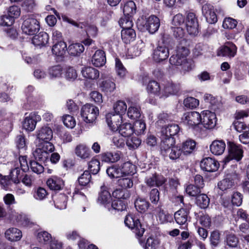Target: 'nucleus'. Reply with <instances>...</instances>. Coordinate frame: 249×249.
Returning a JSON list of instances; mask_svg holds the SVG:
<instances>
[{"label":"nucleus","mask_w":249,"mask_h":249,"mask_svg":"<svg viewBox=\"0 0 249 249\" xmlns=\"http://www.w3.org/2000/svg\"><path fill=\"white\" fill-rule=\"evenodd\" d=\"M136 24L140 31H147L153 34L159 30L160 22L159 18L156 15L149 16L148 14L143 13L138 18Z\"/></svg>","instance_id":"obj_1"},{"label":"nucleus","mask_w":249,"mask_h":249,"mask_svg":"<svg viewBox=\"0 0 249 249\" xmlns=\"http://www.w3.org/2000/svg\"><path fill=\"white\" fill-rule=\"evenodd\" d=\"M189 42L187 39L182 40L177 47L176 54L172 55L169 58V62L172 65L181 66L186 61V57L190 53L188 48Z\"/></svg>","instance_id":"obj_2"},{"label":"nucleus","mask_w":249,"mask_h":249,"mask_svg":"<svg viewBox=\"0 0 249 249\" xmlns=\"http://www.w3.org/2000/svg\"><path fill=\"white\" fill-rule=\"evenodd\" d=\"M124 223L125 226L133 231L138 239L140 240L143 236L145 230L140 221L139 215L128 213L125 217Z\"/></svg>","instance_id":"obj_3"},{"label":"nucleus","mask_w":249,"mask_h":249,"mask_svg":"<svg viewBox=\"0 0 249 249\" xmlns=\"http://www.w3.org/2000/svg\"><path fill=\"white\" fill-rule=\"evenodd\" d=\"M184 124L194 133H200L201 131V114L197 111L187 112L182 118Z\"/></svg>","instance_id":"obj_4"},{"label":"nucleus","mask_w":249,"mask_h":249,"mask_svg":"<svg viewBox=\"0 0 249 249\" xmlns=\"http://www.w3.org/2000/svg\"><path fill=\"white\" fill-rule=\"evenodd\" d=\"M227 148L228 155L223 159V161L224 164L228 163L231 160H235L238 162L242 160L244 156V150L242 145L232 141H228Z\"/></svg>","instance_id":"obj_5"},{"label":"nucleus","mask_w":249,"mask_h":249,"mask_svg":"<svg viewBox=\"0 0 249 249\" xmlns=\"http://www.w3.org/2000/svg\"><path fill=\"white\" fill-rule=\"evenodd\" d=\"M191 206H186L181 208L174 214L176 222L180 225L182 229H188V223L191 221V217L190 216Z\"/></svg>","instance_id":"obj_6"},{"label":"nucleus","mask_w":249,"mask_h":249,"mask_svg":"<svg viewBox=\"0 0 249 249\" xmlns=\"http://www.w3.org/2000/svg\"><path fill=\"white\" fill-rule=\"evenodd\" d=\"M91 179V173L89 170H85L75 182V187L73 193V196L79 195L85 196L84 193L81 190L89 187V183Z\"/></svg>","instance_id":"obj_7"},{"label":"nucleus","mask_w":249,"mask_h":249,"mask_svg":"<svg viewBox=\"0 0 249 249\" xmlns=\"http://www.w3.org/2000/svg\"><path fill=\"white\" fill-rule=\"evenodd\" d=\"M98 108L91 104H86L82 106L81 109V115L83 120L86 123L94 122L98 116Z\"/></svg>","instance_id":"obj_8"},{"label":"nucleus","mask_w":249,"mask_h":249,"mask_svg":"<svg viewBox=\"0 0 249 249\" xmlns=\"http://www.w3.org/2000/svg\"><path fill=\"white\" fill-rule=\"evenodd\" d=\"M40 23L36 18L29 17L23 20L21 25L22 33L27 35H34L40 29Z\"/></svg>","instance_id":"obj_9"},{"label":"nucleus","mask_w":249,"mask_h":249,"mask_svg":"<svg viewBox=\"0 0 249 249\" xmlns=\"http://www.w3.org/2000/svg\"><path fill=\"white\" fill-rule=\"evenodd\" d=\"M187 31L190 35L196 36L199 33V25L197 18L195 13L189 12L185 18Z\"/></svg>","instance_id":"obj_10"},{"label":"nucleus","mask_w":249,"mask_h":249,"mask_svg":"<svg viewBox=\"0 0 249 249\" xmlns=\"http://www.w3.org/2000/svg\"><path fill=\"white\" fill-rule=\"evenodd\" d=\"M212 111L204 110L202 112L201 125H203L206 129H212L216 125V116L218 114L216 112Z\"/></svg>","instance_id":"obj_11"},{"label":"nucleus","mask_w":249,"mask_h":249,"mask_svg":"<svg viewBox=\"0 0 249 249\" xmlns=\"http://www.w3.org/2000/svg\"><path fill=\"white\" fill-rule=\"evenodd\" d=\"M160 139V153L162 156H166L169 152L170 149L175 144V138L161 133Z\"/></svg>","instance_id":"obj_12"},{"label":"nucleus","mask_w":249,"mask_h":249,"mask_svg":"<svg viewBox=\"0 0 249 249\" xmlns=\"http://www.w3.org/2000/svg\"><path fill=\"white\" fill-rule=\"evenodd\" d=\"M200 166L203 171L213 173L218 170L219 167V163L214 158L207 157L201 160Z\"/></svg>","instance_id":"obj_13"},{"label":"nucleus","mask_w":249,"mask_h":249,"mask_svg":"<svg viewBox=\"0 0 249 249\" xmlns=\"http://www.w3.org/2000/svg\"><path fill=\"white\" fill-rule=\"evenodd\" d=\"M169 49L165 45H158L152 53V58L156 63H160L167 60L169 57Z\"/></svg>","instance_id":"obj_14"},{"label":"nucleus","mask_w":249,"mask_h":249,"mask_svg":"<svg viewBox=\"0 0 249 249\" xmlns=\"http://www.w3.org/2000/svg\"><path fill=\"white\" fill-rule=\"evenodd\" d=\"M202 12L206 21L211 24H215L217 21V17L214 11L213 6L210 3H207L202 7Z\"/></svg>","instance_id":"obj_15"},{"label":"nucleus","mask_w":249,"mask_h":249,"mask_svg":"<svg viewBox=\"0 0 249 249\" xmlns=\"http://www.w3.org/2000/svg\"><path fill=\"white\" fill-rule=\"evenodd\" d=\"M41 120V117L36 112H31L28 117L25 118L23 123V127L26 130L32 131L36 126L37 122Z\"/></svg>","instance_id":"obj_16"},{"label":"nucleus","mask_w":249,"mask_h":249,"mask_svg":"<svg viewBox=\"0 0 249 249\" xmlns=\"http://www.w3.org/2000/svg\"><path fill=\"white\" fill-rule=\"evenodd\" d=\"M122 119V116L114 112L108 113L106 115V120L108 126L113 131H116L119 129L120 120Z\"/></svg>","instance_id":"obj_17"},{"label":"nucleus","mask_w":249,"mask_h":249,"mask_svg":"<svg viewBox=\"0 0 249 249\" xmlns=\"http://www.w3.org/2000/svg\"><path fill=\"white\" fill-rule=\"evenodd\" d=\"M53 45L52 48V52L53 54L55 55L58 58L63 60L67 51L66 43L62 40L53 42Z\"/></svg>","instance_id":"obj_18"},{"label":"nucleus","mask_w":249,"mask_h":249,"mask_svg":"<svg viewBox=\"0 0 249 249\" xmlns=\"http://www.w3.org/2000/svg\"><path fill=\"white\" fill-rule=\"evenodd\" d=\"M167 181V179L162 175L157 173L153 174L151 177L145 178V182L150 187L156 186L160 187Z\"/></svg>","instance_id":"obj_19"},{"label":"nucleus","mask_w":249,"mask_h":249,"mask_svg":"<svg viewBox=\"0 0 249 249\" xmlns=\"http://www.w3.org/2000/svg\"><path fill=\"white\" fill-rule=\"evenodd\" d=\"M237 52V47L232 42H227L225 45L221 47L217 52L218 56L233 57Z\"/></svg>","instance_id":"obj_20"},{"label":"nucleus","mask_w":249,"mask_h":249,"mask_svg":"<svg viewBox=\"0 0 249 249\" xmlns=\"http://www.w3.org/2000/svg\"><path fill=\"white\" fill-rule=\"evenodd\" d=\"M53 132L48 125H43L36 131V137L39 142L51 141L53 138Z\"/></svg>","instance_id":"obj_21"},{"label":"nucleus","mask_w":249,"mask_h":249,"mask_svg":"<svg viewBox=\"0 0 249 249\" xmlns=\"http://www.w3.org/2000/svg\"><path fill=\"white\" fill-rule=\"evenodd\" d=\"M235 186L234 175L228 174L222 180L218 182V188L223 192L231 189Z\"/></svg>","instance_id":"obj_22"},{"label":"nucleus","mask_w":249,"mask_h":249,"mask_svg":"<svg viewBox=\"0 0 249 249\" xmlns=\"http://www.w3.org/2000/svg\"><path fill=\"white\" fill-rule=\"evenodd\" d=\"M98 201L103 204L107 209L112 200L111 196L105 185L101 187V191L98 197Z\"/></svg>","instance_id":"obj_23"},{"label":"nucleus","mask_w":249,"mask_h":249,"mask_svg":"<svg viewBox=\"0 0 249 249\" xmlns=\"http://www.w3.org/2000/svg\"><path fill=\"white\" fill-rule=\"evenodd\" d=\"M226 143L223 140H215L210 145L211 153L215 156L223 154L226 149Z\"/></svg>","instance_id":"obj_24"},{"label":"nucleus","mask_w":249,"mask_h":249,"mask_svg":"<svg viewBox=\"0 0 249 249\" xmlns=\"http://www.w3.org/2000/svg\"><path fill=\"white\" fill-rule=\"evenodd\" d=\"M97 157H98V160H100L102 162L115 163L120 159V155L117 152L107 151L97 155Z\"/></svg>","instance_id":"obj_25"},{"label":"nucleus","mask_w":249,"mask_h":249,"mask_svg":"<svg viewBox=\"0 0 249 249\" xmlns=\"http://www.w3.org/2000/svg\"><path fill=\"white\" fill-rule=\"evenodd\" d=\"M49 36L45 32H41L35 35L32 39V43L36 47H45L49 43Z\"/></svg>","instance_id":"obj_26"},{"label":"nucleus","mask_w":249,"mask_h":249,"mask_svg":"<svg viewBox=\"0 0 249 249\" xmlns=\"http://www.w3.org/2000/svg\"><path fill=\"white\" fill-rule=\"evenodd\" d=\"M128 202V201L122 199L112 200L107 210L113 214H115L117 212L125 211L127 207Z\"/></svg>","instance_id":"obj_27"},{"label":"nucleus","mask_w":249,"mask_h":249,"mask_svg":"<svg viewBox=\"0 0 249 249\" xmlns=\"http://www.w3.org/2000/svg\"><path fill=\"white\" fill-rule=\"evenodd\" d=\"M204 99L205 102L210 103L209 108L211 111L216 112L217 114L220 113L222 105L216 98L211 94L206 93L204 95Z\"/></svg>","instance_id":"obj_28"},{"label":"nucleus","mask_w":249,"mask_h":249,"mask_svg":"<svg viewBox=\"0 0 249 249\" xmlns=\"http://www.w3.org/2000/svg\"><path fill=\"white\" fill-rule=\"evenodd\" d=\"M46 184L51 190L59 191L62 190L64 187V181L61 178L52 176L47 179Z\"/></svg>","instance_id":"obj_29"},{"label":"nucleus","mask_w":249,"mask_h":249,"mask_svg":"<svg viewBox=\"0 0 249 249\" xmlns=\"http://www.w3.org/2000/svg\"><path fill=\"white\" fill-rule=\"evenodd\" d=\"M92 64L96 67L103 66L106 63V56L105 51L102 50H97L92 57Z\"/></svg>","instance_id":"obj_30"},{"label":"nucleus","mask_w":249,"mask_h":249,"mask_svg":"<svg viewBox=\"0 0 249 249\" xmlns=\"http://www.w3.org/2000/svg\"><path fill=\"white\" fill-rule=\"evenodd\" d=\"M196 142L191 139H188L183 142L180 146L184 156H188L193 153L196 149Z\"/></svg>","instance_id":"obj_31"},{"label":"nucleus","mask_w":249,"mask_h":249,"mask_svg":"<svg viewBox=\"0 0 249 249\" xmlns=\"http://www.w3.org/2000/svg\"><path fill=\"white\" fill-rule=\"evenodd\" d=\"M121 37L123 41L126 44L134 41L136 37L135 30L132 27L124 28L122 30Z\"/></svg>","instance_id":"obj_32"},{"label":"nucleus","mask_w":249,"mask_h":249,"mask_svg":"<svg viewBox=\"0 0 249 249\" xmlns=\"http://www.w3.org/2000/svg\"><path fill=\"white\" fill-rule=\"evenodd\" d=\"M76 156L82 159H89L91 157V151L89 147L84 144L77 145L75 148Z\"/></svg>","instance_id":"obj_33"},{"label":"nucleus","mask_w":249,"mask_h":249,"mask_svg":"<svg viewBox=\"0 0 249 249\" xmlns=\"http://www.w3.org/2000/svg\"><path fill=\"white\" fill-rule=\"evenodd\" d=\"M99 87L105 93H111L116 89V84L111 79H104L99 83Z\"/></svg>","instance_id":"obj_34"},{"label":"nucleus","mask_w":249,"mask_h":249,"mask_svg":"<svg viewBox=\"0 0 249 249\" xmlns=\"http://www.w3.org/2000/svg\"><path fill=\"white\" fill-rule=\"evenodd\" d=\"M184 156L180 146L175 144L170 149V151L167 155L163 156L168 157L171 160L176 161L178 159L183 160Z\"/></svg>","instance_id":"obj_35"},{"label":"nucleus","mask_w":249,"mask_h":249,"mask_svg":"<svg viewBox=\"0 0 249 249\" xmlns=\"http://www.w3.org/2000/svg\"><path fill=\"white\" fill-rule=\"evenodd\" d=\"M82 75L87 79L96 80L99 77V71L92 67H85L81 71Z\"/></svg>","instance_id":"obj_36"},{"label":"nucleus","mask_w":249,"mask_h":249,"mask_svg":"<svg viewBox=\"0 0 249 249\" xmlns=\"http://www.w3.org/2000/svg\"><path fill=\"white\" fill-rule=\"evenodd\" d=\"M62 20L67 22L72 26L76 27L77 28H79L82 30L86 31L88 28L89 24L88 21H84L83 22H78L74 20L72 18H69L66 15H62Z\"/></svg>","instance_id":"obj_37"},{"label":"nucleus","mask_w":249,"mask_h":249,"mask_svg":"<svg viewBox=\"0 0 249 249\" xmlns=\"http://www.w3.org/2000/svg\"><path fill=\"white\" fill-rule=\"evenodd\" d=\"M6 239L11 242L19 241L22 237L21 231L16 228H11L5 232Z\"/></svg>","instance_id":"obj_38"},{"label":"nucleus","mask_w":249,"mask_h":249,"mask_svg":"<svg viewBox=\"0 0 249 249\" xmlns=\"http://www.w3.org/2000/svg\"><path fill=\"white\" fill-rule=\"evenodd\" d=\"M85 47L80 43H75L70 44L68 49L67 52L72 56H78L84 51Z\"/></svg>","instance_id":"obj_39"},{"label":"nucleus","mask_w":249,"mask_h":249,"mask_svg":"<svg viewBox=\"0 0 249 249\" xmlns=\"http://www.w3.org/2000/svg\"><path fill=\"white\" fill-rule=\"evenodd\" d=\"M146 90L148 93L161 96V91L160 84L156 80H151L149 81L147 85Z\"/></svg>","instance_id":"obj_40"},{"label":"nucleus","mask_w":249,"mask_h":249,"mask_svg":"<svg viewBox=\"0 0 249 249\" xmlns=\"http://www.w3.org/2000/svg\"><path fill=\"white\" fill-rule=\"evenodd\" d=\"M179 89L178 86L172 82L167 83L161 91V96L168 97L170 95L177 94Z\"/></svg>","instance_id":"obj_41"},{"label":"nucleus","mask_w":249,"mask_h":249,"mask_svg":"<svg viewBox=\"0 0 249 249\" xmlns=\"http://www.w3.org/2000/svg\"><path fill=\"white\" fill-rule=\"evenodd\" d=\"M134 205L138 212L141 213H145L151 206L150 202L145 198L140 197L135 200Z\"/></svg>","instance_id":"obj_42"},{"label":"nucleus","mask_w":249,"mask_h":249,"mask_svg":"<svg viewBox=\"0 0 249 249\" xmlns=\"http://www.w3.org/2000/svg\"><path fill=\"white\" fill-rule=\"evenodd\" d=\"M121 170L120 164H114L107 168L106 173L110 178H117L123 177Z\"/></svg>","instance_id":"obj_43"},{"label":"nucleus","mask_w":249,"mask_h":249,"mask_svg":"<svg viewBox=\"0 0 249 249\" xmlns=\"http://www.w3.org/2000/svg\"><path fill=\"white\" fill-rule=\"evenodd\" d=\"M123 10L124 16L133 17L136 13V5L134 1L128 0L124 3Z\"/></svg>","instance_id":"obj_44"},{"label":"nucleus","mask_w":249,"mask_h":249,"mask_svg":"<svg viewBox=\"0 0 249 249\" xmlns=\"http://www.w3.org/2000/svg\"><path fill=\"white\" fill-rule=\"evenodd\" d=\"M179 129V127L177 124H169L167 126L161 128V133L171 137H174L178 133Z\"/></svg>","instance_id":"obj_45"},{"label":"nucleus","mask_w":249,"mask_h":249,"mask_svg":"<svg viewBox=\"0 0 249 249\" xmlns=\"http://www.w3.org/2000/svg\"><path fill=\"white\" fill-rule=\"evenodd\" d=\"M119 133L124 137H128L134 133L132 124L125 123L119 125Z\"/></svg>","instance_id":"obj_46"},{"label":"nucleus","mask_w":249,"mask_h":249,"mask_svg":"<svg viewBox=\"0 0 249 249\" xmlns=\"http://www.w3.org/2000/svg\"><path fill=\"white\" fill-rule=\"evenodd\" d=\"M112 196L118 200H123L129 201L130 197V191L127 189H116L112 192Z\"/></svg>","instance_id":"obj_47"},{"label":"nucleus","mask_w":249,"mask_h":249,"mask_svg":"<svg viewBox=\"0 0 249 249\" xmlns=\"http://www.w3.org/2000/svg\"><path fill=\"white\" fill-rule=\"evenodd\" d=\"M149 197L153 205H158V208L161 209V205L160 202V192L157 188H153L149 192Z\"/></svg>","instance_id":"obj_48"},{"label":"nucleus","mask_w":249,"mask_h":249,"mask_svg":"<svg viewBox=\"0 0 249 249\" xmlns=\"http://www.w3.org/2000/svg\"><path fill=\"white\" fill-rule=\"evenodd\" d=\"M100 160H98L97 155L92 158L88 163V169L90 173L93 175H96L100 170Z\"/></svg>","instance_id":"obj_49"},{"label":"nucleus","mask_w":249,"mask_h":249,"mask_svg":"<svg viewBox=\"0 0 249 249\" xmlns=\"http://www.w3.org/2000/svg\"><path fill=\"white\" fill-rule=\"evenodd\" d=\"M36 160L45 162L49 160V153L40 147L36 148L33 153Z\"/></svg>","instance_id":"obj_50"},{"label":"nucleus","mask_w":249,"mask_h":249,"mask_svg":"<svg viewBox=\"0 0 249 249\" xmlns=\"http://www.w3.org/2000/svg\"><path fill=\"white\" fill-rule=\"evenodd\" d=\"M210 198L205 194H200L196 198V203L201 209H205L210 204Z\"/></svg>","instance_id":"obj_51"},{"label":"nucleus","mask_w":249,"mask_h":249,"mask_svg":"<svg viewBox=\"0 0 249 249\" xmlns=\"http://www.w3.org/2000/svg\"><path fill=\"white\" fill-rule=\"evenodd\" d=\"M127 114L128 118L132 120H138L141 116V107L139 106H131L128 107Z\"/></svg>","instance_id":"obj_52"},{"label":"nucleus","mask_w":249,"mask_h":249,"mask_svg":"<svg viewBox=\"0 0 249 249\" xmlns=\"http://www.w3.org/2000/svg\"><path fill=\"white\" fill-rule=\"evenodd\" d=\"M133 125V129H134V133L137 135H140L144 134L146 130V124L144 121L142 119H138L136 120Z\"/></svg>","instance_id":"obj_53"},{"label":"nucleus","mask_w":249,"mask_h":249,"mask_svg":"<svg viewBox=\"0 0 249 249\" xmlns=\"http://www.w3.org/2000/svg\"><path fill=\"white\" fill-rule=\"evenodd\" d=\"M201 188L199 187L190 184L188 185L185 188L186 194L190 196L195 197L196 198L201 194Z\"/></svg>","instance_id":"obj_54"},{"label":"nucleus","mask_w":249,"mask_h":249,"mask_svg":"<svg viewBox=\"0 0 249 249\" xmlns=\"http://www.w3.org/2000/svg\"><path fill=\"white\" fill-rule=\"evenodd\" d=\"M221 234L218 230L211 232L210 236V244L213 248H216L221 242Z\"/></svg>","instance_id":"obj_55"},{"label":"nucleus","mask_w":249,"mask_h":249,"mask_svg":"<svg viewBox=\"0 0 249 249\" xmlns=\"http://www.w3.org/2000/svg\"><path fill=\"white\" fill-rule=\"evenodd\" d=\"M117 181L118 186H120L123 189H127L132 187L133 185V181L132 177L124 178L121 177Z\"/></svg>","instance_id":"obj_56"},{"label":"nucleus","mask_w":249,"mask_h":249,"mask_svg":"<svg viewBox=\"0 0 249 249\" xmlns=\"http://www.w3.org/2000/svg\"><path fill=\"white\" fill-rule=\"evenodd\" d=\"M127 105L124 101H118L113 106L114 112L121 116L124 114L126 111Z\"/></svg>","instance_id":"obj_57"},{"label":"nucleus","mask_w":249,"mask_h":249,"mask_svg":"<svg viewBox=\"0 0 249 249\" xmlns=\"http://www.w3.org/2000/svg\"><path fill=\"white\" fill-rule=\"evenodd\" d=\"M115 70L117 75L121 78L124 77L127 73L126 69L119 58H115Z\"/></svg>","instance_id":"obj_58"},{"label":"nucleus","mask_w":249,"mask_h":249,"mask_svg":"<svg viewBox=\"0 0 249 249\" xmlns=\"http://www.w3.org/2000/svg\"><path fill=\"white\" fill-rule=\"evenodd\" d=\"M48 195L47 190L43 187H38L34 189L33 196L37 200H42Z\"/></svg>","instance_id":"obj_59"},{"label":"nucleus","mask_w":249,"mask_h":249,"mask_svg":"<svg viewBox=\"0 0 249 249\" xmlns=\"http://www.w3.org/2000/svg\"><path fill=\"white\" fill-rule=\"evenodd\" d=\"M52 238L51 234L46 231L39 232L37 235L38 242L45 245L50 243L52 241Z\"/></svg>","instance_id":"obj_60"},{"label":"nucleus","mask_w":249,"mask_h":249,"mask_svg":"<svg viewBox=\"0 0 249 249\" xmlns=\"http://www.w3.org/2000/svg\"><path fill=\"white\" fill-rule=\"evenodd\" d=\"M121 171L123 177L126 175H132L134 174L133 171V165L130 162H125L120 164Z\"/></svg>","instance_id":"obj_61"},{"label":"nucleus","mask_w":249,"mask_h":249,"mask_svg":"<svg viewBox=\"0 0 249 249\" xmlns=\"http://www.w3.org/2000/svg\"><path fill=\"white\" fill-rule=\"evenodd\" d=\"M55 206L59 209L66 208L67 203V196L64 194H60L54 200Z\"/></svg>","instance_id":"obj_62"},{"label":"nucleus","mask_w":249,"mask_h":249,"mask_svg":"<svg viewBox=\"0 0 249 249\" xmlns=\"http://www.w3.org/2000/svg\"><path fill=\"white\" fill-rule=\"evenodd\" d=\"M183 104L186 108L194 109L199 106V101L194 97H188L184 100Z\"/></svg>","instance_id":"obj_63"},{"label":"nucleus","mask_w":249,"mask_h":249,"mask_svg":"<svg viewBox=\"0 0 249 249\" xmlns=\"http://www.w3.org/2000/svg\"><path fill=\"white\" fill-rule=\"evenodd\" d=\"M160 244V240L157 237H149L145 243V249H157Z\"/></svg>","instance_id":"obj_64"}]
</instances>
